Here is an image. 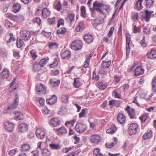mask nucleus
<instances>
[{
    "label": "nucleus",
    "instance_id": "38",
    "mask_svg": "<svg viewBox=\"0 0 156 156\" xmlns=\"http://www.w3.org/2000/svg\"><path fill=\"white\" fill-rule=\"evenodd\" d=\"M107 71L106 70V69L101 67L98 72L99 74H101L102 75H105L107 74Z\"/></svg>",
    "mask_w": 156,
    "mask_h": 156
},
{
    "label": "nucleus",
    "instance_id": "58",
    "mask_svg": "<svg viewBox=\"0 0 156 156\" xmlns=\"http://www.w3.org/2000/svg\"><path fill=\"white\" fill-rule=\"evenodd\" d=\"M38 101L41 106H43L44 105V100L43 98H39Z\"/></svg>",
    "mask_w": 156,
    "mask_h": 156
},
{
    "label": "nucleus",
    "instance_id": "48",
    "mask_svg": "<svg viewBox=\"0 0 156 156\" xmlns=\"http://www.w3.org/2000/svg\"><path fill=\"white\" fill-rule=\"evenodd\" d=\"M30 148V145L28 144H24L22 146V150L23 151L29 150Z\"/></svg>",
    "mask_w": 156,
    "mask_h": 156
},
{
    "label": "nucleus",
    "instance_id": "5",
    "mask_svg": "<svg viewBox=\"0 0 156 156\" xmlns=\"http://www.w3.org/2000/svg\"><path fill=\"white\" fill-rule=\"evenodd\" d=\"M82 47L81 41L78 40L74 41L72 43L71 45V48L76 51L81 49Z\"/></svg>",
    "mask_w": 156,
    "mask_h": 156
},
{
    "label": "nucleus",
    "instance_id": "57",
    "mask_svg": "<svg viewBox=\"0 0 156 156\" xmlns=\"http://www.w3.org/2000/svg\"><path fill=\"white\" fill-rule=\"evenodd\" d=\"M62 100L63 102L67 103L68 101V97L66 95H63L62 97Z\"/></svg>",
    "mask_w": 156,
    "mask_h": 156
},
{
    "label": "nucleus",
    "instance_id": "3",
    "mask_svg": "<svg viewBox=\"0 0 156 156\" xmlns=\"http://www.w3.org/2000/svg\"><path fill=\"white\" fill-rule=\"evenodd\" d=\"M76 131L78 133H82L86 130V125L83 123H79L76 124L75 127Z\"/></svg>",
    "mask_w": 156,
    "mask_h": 156
},
{
    "label": "nucleus",
    "instance_id": "40",
    "mask_svg": "<svg viewBox=\"0 0 156 156\" xmlns=\"http://www.w3.org/2000/svg\"><path fill=\"white\" fill-rule=\"evenodd\" d=\"M16 45L18 48L22 47L24 44L23 41L20 38H17L16 39Z\"/></svg>",
    "mask_w": 156,
    "mask_h": 156
},
{
    "label": "nucleus",
    "instance_id": "64",
    "mask_svg": "<svg viewBox=\"0 0 156 156\" xmlns=\"http://www.w3.org/2000/svg\"><path fill=\"white\" fill-rule=\"evenodd\" d=\"M143 32L145 34H149L150 33V29L149 28H147L145 27L143 29Z\"/></svg>",
    "mask_w": 156,
    "mask_h": 156
},
{
    "label": "nucleus",
    "instance_id": "28",
    "mask_svg": "<svg viewBox=\"0 0 156 156\" xmlns=\"http://www.w3.org/2000/svg\"><path fill=\"white\" fill-rule=\"evenodd\" d=\"M55 130L61 134H66L67 133V130L64 126H62L58 129H56Z\"/></svg>",
    "mask_w": 156,
    "mask_h": 156
},
{
    "label": "nucleus",
    "instance_id": "22",
    "mask_svg": "<svg viewBox=\"0 0 156 156\" xmlns=\"http://www.w3.org/2000/svg\"><path fill=\"white\" fill-rule=\"evenodd\" d=\"M117 130V128L114 124L112 125L110 128L108 129L106 131V133L112 134L114 133Z\"/></svg>",
    "mask_w": 156,
    "mask_h": 156
},
{
    "label": "nucleus",
    "instance_id": "53",
    "mask_svg": "<svg viewBox=\"0 0 156 156\" xmlns=\"http://www.w3.org/2000/svg\"><path fill=\"white\" fill-rule=\"evenodd\" d=\"M118 122L120 124H123L125 122L126 118H117Z\"/></svg>",
    "mask_w": 156,
    "mask_h": 156
},
{
    "label": "nucleus",
    "instance_id": "39",
    "mask_svg": "<svg viewBox=\"0 0 156 156\" xmlns=\"http://www.w3.org/2000/svg\"><path fill=\"white\" fill-rule=\"evenodd\" d=\"M66 20L68 22L71 23L74 20V15L72 14H70L68 15Z\"/></svg>",
    "mask_w": 156,
    "mask_h": 156
},
{
    "label": "nucleus",
    "instance_id": "54",
    "mask_svg": "<svg viewBox=\"0 0 156 156\" xmlns=\"http://www.w3.org/2000/svg\"><path fill=\"white\" fill-rule=\"evenodd\" d=\"M100 78L99 76L97 75L95 70H94L93 73L92 78L95 79L96 80H98Z\"/></svg>",
    "mask_w": 156,
    "mask_h": 156
},
{
    "label": "nucleus",
    "instance_id": "17",
    "mask_svg": "<svg viewBox=\"0 0 156 156\" xmlns=\"http://www.w3.org/2000/svg\"><path fill=\"white\" fill-rule=\"evenodd\" d=\"M71 52L69 50H66L61 54V58L63 59H67L71 56Z\"/></svg>",
    "mask_w": 156,
    "mask_h": 156
},
{
    "label": "nucleus",
    "instance_id": "11",
    "mask_svg": "<svg viewBox=\"0 0 156 156\" xmlns=\"http://www.w3.org/2000/svg\"><path fill=\"white\" fill-rule=\"evenodd\" d=\"M90 141L92 143L98 144L101 141L100 137L98 135L91 136L90 137Z\"/></svg>",
    "mask_w": 156,
    "mask_h": 156
},
{
    "label": "nucleus",
    "instance_id": "50",
    "mask_svg": "<svg viewBox=\"0 0 156 156\" xmlns=\"http://www.w3.org/2000/svg\"><path fill=\"white\" fill-rule=\"evenodd\" d=\"M30 52L32 59L35 60L37 57V55L36 54L35 51L34 50H32L30 51Z\"/></svg>",
    "mask_w": 156,
    "mask_h": 156
},
{
    "label": "nucleus",
    "instance_id": "56",
    "mask_svg": "<svg viewBox=\"0 0 156 156\" xmlns=\"http://www.w3.org/2000/svg\"><path fill=\"white\" fill-rule=\"evenodd\" d=\"M48 22L50 25L53 24H54L55 21V17H53L52 19L49 18L47 20Z\"/></svg>",
    "mask_w": 156,
    "mask_h": 156
},
{
    "label": "nucleus",
    "instance_id": "18",
    "mask_svg": "<svg viewBox=\"0 0 156 156\" xmlns=\"http://www.w3.org/2000/svg\"><path fill=\"white\" fill-rule=\"evenodd\" d=\"M84 39L87 43H90L93 41L94 38L92 35L87 34L84 36Z\"/></svg>",
    "mask_w": 156,
    "mask_h": 156
},
{
    "label": "nucleus",
    "instance_id": "16",
    "mask_svg": "<svg viewBox=\"0 0 156 156\" xmlns=\"http://www.w3.org/2000/svg\"><path fill=\"white\" fill-rule=\"evenodd\" d=\"M154 13L153 11H149L148 9H146L145 11V19L146 22H148L151 18V15Z\"/></svg>",
    "mask_w": 156,
    "mask_h": 156
},
{
    "label": "nucleus",
    "instance_id": "44",
    "mask_svg": "<svg viewBox=\"0 0 156 156\" xmlns=\"http://www.w3.org/2000/svg\"><path fill=\"white\" fill-rule=\"evenodd\" d=\"M48 46L51 49H57L58 48L57 44L55 42H52L48 44Z\"/></svg>",
    "mask_w": 156,
    "mask_h": 156
},
{
    "label": "nucleus",
    "instance_id": "12",
    "mask_svg": "<svg viewBox=\"0 0 156 156\" xmlns=\"http://www.w3.org/2000/svg\"><path fill=\"white\" fill-rule=\"evenodd\" d=\"M49 123L51 126L56 127L60 125L61 122L57 118H52L50 120Z\"/></svg>",
    "mask_w": 156,
    "mask_h": 156
},
{
    "label": "nucleus",
    "instance_id": "10",
    "mask_svg": "<svg viewBox=\"0 0 156 156\" xmlns=\"http://www.w3.org/2000/svg\"><path fill=\"white\" fill-rule=\"evenodd\" d=\"M18 129L19 132L21 133H23L28 130V126L25 123H22L19 126Z\"/></svg>",
    "mask_w": 156,
    "mask_h": 156
},
{
    "label": "nucleus",
    "instance_id": "51",
    "mask_svg": "<svg viewBox=\"0 0 156 156\" xmlns=\"http://www.w3.org/2000/svg\"><path fill=\"white\" fill-rule=\"evenodd\" d=\"M62 9V5L60 1H59L58 3L55 6V9L58 11H59Z\"/></svg>",
    "mask_w": 156,
    "mask_h": 156
},
{
    "label": "nucleus",
    "instance_id": "35",
    "mask_svg": "<svg viewBox=\"0 0 156 156\" xmlns=\"http://www.w3.org/2000/svg\"><path fill=\"white\" fill-rule=\"evenodd\" d=\"M0 74L4 79H6L9 76V72L8 70L5 69Z\"/></svg>",
    "mask_w": 156,
    "mask_h": 156
},
{
    "label": "nucleus",
    "instance_id": "32",
    "mask_svg": "<svg viewBox=\"0 0 156 156\" xmlns=\"http://www.w3.org/2000/svg\"><path fill=\"white\" fill-rule=\"evenodd\" d=\"M49 60V58L47 57L42 59L40 61L39 64L41 67H43L44 66Z\"/></svg>",
    "mask_w": 156,
    "mask_h": 156
},
{
    "label": "nucleus",
    "instance_id": "34",
    "mask_svg": "<svg viewBox=\"0 0 156 156\" xmlns=\"http://www.w3.org/2000/svg\"><path fill=\"white\" fill-rule=\"evenodd\" d=\"M145 6L147 8H150L152 7L154 3V1L153 0H145Z\"/></svg>",
    "mask_w": 156,
    "mask_h": 156
},
{
    "label": "nucleus",
    "instance_id": "13",
    "mask_svg": "<svg viewBox=\"0 0 156 156\" xmlns=\"http://www.w3.org/2000/svg\"><path fill=\"white\" fill-rule=\"evenodd\" d=\"M47 103L50 105L54 104L57 101V98L55 95H52L46 99Z\"/></svg>",
    "mask_w": 156,
    "mask_h": 156
},
{
    "label": "nucleus",
    "instance_id": "9",
    "mask_svg": "<svg viewBox=\"0 0 156 156\" xmlns=\"http://www.w3.org/2000/svg\"><path fill=\"white\" fill-rule=\"evenodd\" d=\"M37 93L39 94L40 93L45 94L46 93V88L45 86L42 84H37L36 87Z\"/></svg>",
    "mask_w": 156,
    "mask_h": 156
},
{
    "label": "nucleus",
    "instance_id": "59",
    "mask_svg": "<svg viewBox=\"0 0 156 156\" xmlns=\"http://www.w3.org/2000/svg\"><path fill=\"white\" fill-rule=\"evenodd\" d=\"M140 44L141 45L144 47H146L147 46V44L145 43L144 37H143L142 40L141 41Z\"/></svg>",
    "mask_w": 156,
    "mask_h": 156
},
{
    "label": "nucleus",
    "instance_id": "1",
    "mask_svg": "<svg viewBox=\"0 0 156 156\" xmlns=\"http://www.w3.org/2000/svg\"><path fill=\"white\" fill-rule=\"evenodd\" d=\"M104 4L101 3H99L97 1H96L93 4V7L91 8L90 9L93 13H95V10H96L98 12L104 14Z\"/></svg>",
    "mask_w": 156,
    "mask_h": 156
},
{
    "label": "nucleus",
    "instance_id": "14",
    "mask_svg": "<svg viewBox=\"0 0 156 156\" xmlns=\"http://www.w3.org/2000/svg\"><path fill=\"white\" fill-rule=\"evenodd\" d=\"M125 110L126 111L130 117H134L135 115V111L134 109L130 107L129 106L127 105L125 108Z\"/></svg>",
    "mask_w": 156,
    "mask_h": 156
},
{
    "label": "nucleus",
    "instance_id": "23",
    "mask_svg": "<svg viewBox=\"0 0 156 156\" xmlns=\"http://www.w3.org/2000/svg\"><path fill=\"white\" fill-rule=\"evenodd\" d=\"M42 15L44 18H47L50 14V12L47 8H44L42 10Z\"/></svg>",
    "mask_w": 156,
    "mask_h": 156
},
{
    "label": "nucleus",
    "instance_id": "29",
    "mask_svg": "<svg viewBox=\"0 0 156 156\" xmlns=\"http://www.w3.org/2000/svg\"><path fill=\"white\" fill-rule=\"evenodd\" d=\"M41 67L39 64H38L37 62H35L33 65V70L34 72H37L41 69Z\"/></svg>",
    "mask_w": 156,
    "mask_h": 156
},
{
    "label": "nucleus",
    "instance_id": "45",
    "mask_svg": "<svg viewBox=\"0 0 156 156\" xmlns=\"http://www.w3.org/2000/svg\"><path fill=\"white\" fill-rule=\"evenodd\" d=\"M9 36H10L9 39L7 42V43H10L11 42L13 41H15L16 38L14 36L13 34L12 33H10L9 34Z\"/></svg>",
    "mask_w": 156,
    "mask_h": 156
},
{
    "label": "nucleus",
    "instance_id": "2",
    "mask_svg": "<svg viewBox=\"0 0 156 156\" xmlns=\"http://www.w3.org/2000/svg\"><path fill=\"white\" fill-rule=\"evenodd\" d=\"M20 35L22 39L25 41H28L31 37L30 32L24 30L20 31Z\"/></svg>",
    "mask_w": 156,
    "mask_h": 156
},
{
    "label": "nucleus",
    "instance_id": "36",
    "mask_svg": "<svg viewBox=\"0 0 156 156\" xmlns=\"http://www.w3.org/2000/svg\"><path fill=\"white\" fill-rule=\"evenodd\" d=\"M66 32L67 30L65 28L62 27L57 30V33L58 34H61L64 35L66 33Z\"/></svg>",
    "mask_w": 156,
    "mask_h": 156
},
{
    "label": "nucleus",
    "instance_id": "62",
    "mask_svg": "<svg viewBox=\"0 0 156 156\" xmlns=\"http://www.w3.org/2000/svg\"><path fill=\"white\" fill-rule=\"evenodd\" d=\"M114 27H112L110 29L109 31L108 34V37H110L112 35L113 33L114 30Z\"/></svg>",
    "mask_w": 156,
    "mask_h": 156
},
{
    "label": "nucleus",
    "instance_id": "49",
    "mask_svg": "<svg viewBox=\"0 0 156 156\" xmlns=\"http://www.w3.org/2000/svg\"><path fill=\"white\" fill-rule=\"evenodd\" d=\"M58 64V62L56 58H55V60L53 62V63L50 65L49 67L51 68H55L57 66Z\"/></svg>",
    "mask_w": 156,
    "mask_h": 156
},
{
    "label": "nucleus",
    "instance_id": "15",
    "mask_svg": "<svg viewBox=\"0 0 156 156\" xmlns=\"http://www.w3.org/2000/svg\"><path fill=\"white\" fill-rule=\"evenodd\" d=\"M36 134L37 137L38 138L41 139L43 138L45 136L44 132L39 128L36 129Z\"/></svg>",
    "mask_w": 156,
    "mask_h": 156
},
{
    "label": "nucleus",
    "instance_id": "7",
    "mask_svg": "<svg viewBox=\"0 0 156 156\" xmlns=\"http://www.w3.org/2000/svg\"><path fill=\"white\" fill-rule=\"evenodd\" d=\"M19 102V96L17 94L15 95V98L14 102L9 104L8 107L11 111L15 109L18 105Z\"/></svg>",
    "mask_w": 156,
    "mask_h": 156
},
{
    "label": "nucleus",
    "instance_id": "37",
    "mask_svg": "<svg viewBox=\"0 0 156 156\" xmlns=\"http://www.w3.org/2000/svg\"><path fill=\"white\" fill-rule=\"evenodd\" d=\"M152 90L153 92H156V77L154 76L153 78L152 82Z\"/></svg>",
    "mask_w": 156,
    "mask_h": 156
},
{
    "label": "nucleus",
    "instance_id": "55",
    "mask_svg": "<svg viewBox=\"0 0 156 156\" xmlns=\"http://www.w3.org/2000/svg\"><path fill=\"white\" fill-rule=\"evenodd\" d=\"M76 119H74L71 121H66L65 123V125L67 126L69 124H70L72 126H73L74 124L76 122Z\"/></svg>",
    "mask_w": 156,
    "mask_h": 156
},
{
    "label": "nucleus",
    "instance_id": "20",
    "mask_svg": "<svg viewBox=\"0 0 156 156\" xmlns=\"http://www.w3.org/2000/svg\"><path fill=\"white\" fill-rule=\"evenodd\" d=\"M144 71V70L140 66H138L135 69V75L136 76H138L142 74Z\"/></svg>",
    "mask_w": 156,
    "mask_h": 156
},
{
    "label": "nucleus",
    "instance_id": "61",
    "mask_svg": "<svg viewBox=\"0 0 156 156\" xmlns=\"http://www.w3.org/2000/svg\"><path fill=\"white\" fill-rule=\"evenodd\" d=\"M126 44H129L130 40V35L129 34H126Z\"/></svg>",
    "mask_w": 156,
    "mask_h": 156
},
{
    "label": "nucleus",
    "instance_id": "33",
    "mask_svg": "<svg viewBox=\"0 0 156 156\" xmlns=\"http://www.w3.org/2000/svg\"><path fill=\"white\" fill-rule=\"evenodd\" d=\"M93 153L96 156H106L105 155H103L100 152V149L99 148H96L94 149L93 151Z\"/></svg>",
    "mask_w": 156,
    "mask_h": 156
},
{
    "label": "nucleus",
    "instance_id": "60",
    "mask_svg": "<svg viewBox=\"0 0 156 156\" xmlns=\"http://www.w3.org/2000/svg\"><path fill=\"white\" fill-rule=\"evenodd\" d=\"M64 20L63 19H60L59 20L58 22V23L57 25V27H59L61 25L62 26L64 25Z\"/></svg>",
    "mask_w": 156,
    "mask_h": 156
},
{
    "label": "nucleus",
    "instance_id": "24",
    "mask_svg": "<svg viewBox=\"0 0 156 156\" xmlns=\"http://www.w3.org/2000/svg\"><path fill=\"white\" fill-rule=\"evenodd\" d=\"M152 136V131L151 130L147 131L143 136V139L147 140L151 138Z\"/></svg>",
    "mask_w": 156,
    "mask_h": 156
},
{
    "label": "nucleus",
    "instance_id": "27",
    "mask_svg": "<svg viewBox=\"0 0 156 156\" xmlns=\"http://www.w3.org/2000/svg\"><path fill=\"white\" fill-rule=\"evenodd\" d=\"M96 85L101 90H104L107 87L106 85L103 83L102 82H98L96 83Z\"/></svg>",
    "mask_w": 156,
    "mask_h": 156
},
{
    "label": "nucleus",
    "instance_id": "46",
    "mask_svg": "<svg viewBox=\"0 0 156 156\" xmlns=\"http://www.w3.org/2000/svg\"><path fill=\"white\" fill-rule=\"evenodd\" d=\"M138 13L137 12L134 13L131 15V18L133 22L136 21L138 20Z\"/></svg>",
    "mask_w": 156,
    "mask_h": 156
},
{
    "label": "nucleus",
    "instance_id": "31",
    "mask_svg": "<svg viewBox=\"0 0 156 156\" xmlns=\"http://www.w3.org/2000/svg\"><path fill=\"white\" fill-rule=\"evenodd\" d=\"M74 86L76 88H79L81 86V83L78 78L74 79Z\"/></svg>",
    "mask_w": 156,
    "mask_h": 156
},
{
    "label": "nucleus",
    "instance_id": "63",
    "mask_svg": "<svg viewBox=\"0 0 156 156\" xmlns=\"http://www.w3.org/2000/svg\"><path fill=\"white\" fill-rule=\"evenodd\" d=\"M14 114L15 115V117H21L23 116V114L19 112H14Z\"/></svg>",
    "mask_w": 156,
    "mask_h": 156
},
{
    "label": "nucleus",
    "instance_id": "52",
    "mask_svg": "<svg viewBox=\"0 0 156 156\" xmlns=\"http://www.w3.org/2000/svg\"><path fill=\"white\" fill-rule=\"evenodd\" d=\"M5 25L6 27L10 28L13 26V24L8 20H5Z\"/></svg>",
    "mask_w": 156,
    "mask_h": 156
},
{
    "label": "nucleus",
    "instance_id": "47",
    "mask_svg": "<svg viewBox=\"0 0 156 156\" xmlns=\"http://www.w3.org/2000/svg\"><path fill=\"white\" fill-rule=\"evenodd\" d=\"M85 7L84 6H82L81 8V15L82 17L84 18L86 16Z\"/></svg>",
    "mask_w": 156,
    "mask_h": 156
},
{
    "label": "nucleus",
    "instance_id": "21",
    "mask_svg": "<svg viewBox=\"0 0 156 156\" xmlns=\"http://www.w3.org/2000/svg\"><path fill=\"white\" fill-rule=\"evenodd\" d=\"M147 56L151 59L156 57V51L154 48L151 49V51L147 54Z\"/></svg>",
    "mask_w": 156,
    "mask_h": 156
},
{
    "label": "nucleus",
    "instance_id": "25",
    "mask_svg": "<svg viewBox=\"0 0 156 156\" xmlns=\"http://www.w3.org/2000/svg\"><path fill=\"white\" fill-rule=\"evenodd\" d=\"M60 80H58L56 81H55L54 80L50 79L49 80V82L51 84V86L52 87H55L58 86L60 84Z\"/></svg>",
    "mask_w": 156,
    "mask_h": 156
},
{
    "label": "nucleus",
    "instance_id": "26",
    "mask_svg": "<svg viewBox=\"0 0 156 156\" xmlns=\"http://www.w3.org/2000/svg\"><path fill=\"white\" fill-rule=\"evenodd\" d=\"M92 54H90L89 55H87L86 56V58L85 60V63L84 65L83 66L85 68H87L89 66V61L92 57Z\"/></svg>",
    "mask_w": 156,
    "mask_h": 156
},
{
    "label": "nucleus",
    "instance_id": "30",
    "mask_svg": "<svg viewBox=\"0 0 156 156\" xmlns=\"http://www.w3.org/2000/svg\"><path fill=\"white\" fill-rule=\"evenodd\" d=\"M143 1V0H138L136 2L135 5L137 10H140L143 8L142 3Z\"/></svg>",
    "mask_w": 156,
    "mask_h": 156
},
{
    "label": "nucleus",
    "instance_id": "4",
    "mask_svg": "<svg viewBox=\"0 0 156 156\" xmlns=\"http://www.w3.org/2000/svg\"><path fill=\"white\" fill-rule=\"evenodd\" d=\"M138 125L135 123H132L129 126L128 130L129 134L130 135L135 134L137 131Z\"/></svg>",
    "mask_w": 156,
    "mask_h": 156
},
{
    "label": "nucleus",
    "instance_id": "41",
    "mask_svg": "<svg viewBox=\"0 0 156 156\" xmlns=\"http://www.w3.org/2000/svg\"><path fill=\"white\" fill-rule=\"evenodd\" d=\"M111 65V61H103L102 62L101 65L102 66V67L104 68L105 69L108 68Z\"/></svg>",
    "mask_w": 156,
    "mask_h": 156
},
{
    "label": "nucleus",
    "instance_id": "19",
    "mask_svg": "<svg viewBox=\"0 0 156 156\" xmlns=\"http://www.w3.org/2000/svg\"><path fill=\"white\" fill-rule=\"evenodd\" d=\"M21 6L20 4L16 3L14 4L12 7V11L15 13H16L20 11Z\"/></svg>",
    "mask_w": 156,
    "mask_h": 156
},
{
    "label": "nucleus",
    "instance_id": "8",
    "mask_svg": "<svg viewBox=\"0 0 156 156\" xmlns=\"http://www.w3.org/2000/svg\"><path fill=\"white\" fill-rule=\"evenodd\" d=\"M19 102V96L17 94L15 95V98L14 102L9 104L8 107L11 111L15 109L18 105Z\"/></svg>",
    "mask_w": 156,
    "mask_h": 156
},
{
    "label": "nucleus",
    "instance_id": "42",
    "mask_svg": "<svg viewBox=\"0 0 156 156\" xmlns=\"http://www.w3.org/2000/svg\"><path fill=\"white\" fill-rule=\"evenodd\" d=\"M49 146L51 149L54 150H59L61 148L60 146L58 144H49Z\"/></svg>",
    "mask_w": 156,
    "mask_h": 156
},
{
    "label": "nucleus",
    "instance_id": "6",
    "mask_svg": "<svg viewBox=\"0 0 156 156\" xmlns=\"http://www.w3.org/2000/svg\"><path fill=\"white\" fill-rule=\"evenodd\" d=\"M5 128L8 131L12 132L14 130V124L9 121H4L3 123Z\"/></svg>",
    "mask_w": 156,
    "mask_h": 156
},
{
    "label": "nucleus",
    "instance_id": "43",
    "mask_svg": "<svg viewBox=\"0 0 156 156\" xmlns=\"http://www.w3.org/2000/svg\"><path fill=\"white\" fill-rule=\"evenodd\" d=\"M41 153L42 154H44L45 156H50L51 155L50 151L46 148L43 149Z\"/></svg>",
    "mask_w": 156,
    "mask_h": 156
}]
</instances>
